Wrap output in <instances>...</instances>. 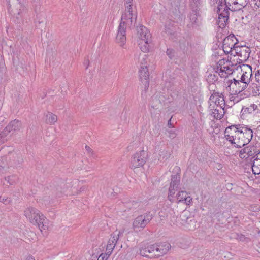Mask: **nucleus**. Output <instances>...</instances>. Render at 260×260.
<instances>
[{"instance_id":"19","label":"nucleus","mask_w":260,"mask_h":260,"mask_svg":"<svg viewBox=\"0 0 260 260\" xmlns=\"http://www.w3.org/2000/svg\"><path fill=\"white\" fill-rule=\"evenodd\" d=\"M234 38V37L229 36L224 39L222 47L225 52L229 53L234 48L235 42L233 40Z\"/></svg>"},{"instance_id":"52","label":"nucleus","mask_w":260,"mask_h":260,"mask_svg":"<svg viewBox=\"0 0 260 260\" xmlns=\"http://www.w3.org/2000/svg\"><path fill=\"white\" fill-rule=\"evenodd\" d=\"M4 185V183L3 182V180L0 181V185Z\"/></svg>"},{"instance_id":"13","label":"nucleus","mask_w":260,"mask_h":260,"mask_svg":"<svg viewBox=\"0 0 260 260\" xmlns=\"http://www.w3.org/2000/svg\"><path fill=\"white\" fill-rule=\"evenodd\" d=\"M258 152V148L254 145H249L242 149L239 152V157L242 159H247L249 157H255Z\"/></svg>"},{"instance_id":"28","label":"nucleus","mask_w":260,"mask_h":260,"mask_svg":"<svg viewBox=\"0 0 260 260\" xmlns=\"http://www.w3.org/2000/svg\"><path fill=\"white\" fill-rule=\"evenodd\" d=\"M10 168L11 167L8 164L7 158L0 156V173L7 172Z\"/></svg>"},{"instance_id":"3","label":"nucleus","mask_w":260,"mask_h":260,"mask_svg":"<svg viewBox=\"0 0 260 260\" xmlns=\"http://www.w3.org/2000/svg\"><path fill=\"white\" fill-rule=\"evenodd\" d=\"M137 35L139 38V45L143 52H147L150 49V44L152 43V36L150 31L144 26L137 27Z\"/></svg>"},{"instance_id":"6","label":"nucleus","mask_w":260,"mask_h":260,"mask_svg":"<svg viewBox=\"0 0 260 260\" xmlns=\"http://www.w3.org/2000/svg\"><path fill=\"white\" fill-rule=\"evenodd\" d=\"M211 1H212V0H211ZM215 1H216V3L217 4V12L218 14V24L220 27L223 28L225 26L226 23L229 19V10H230V9H229V7H226V5L220 0H213L211 3H213V4H215Z\"/></svg>"},{"instance_id":"21","label":"nucleus","mask_w":260,"mask_h":260,"mask_svg":"<svg viewBox=\"0 0 260 260\" xmlns=\"http://www.w3.org/2000/svg\"><path fill=\"white\" fill-rule=\"evenodd\" d=\"M242 71H243V73L241 76V80L244 83L248 85L252 76L251 68L250 66H247L244 67V69H242Z\"/></svg>"},{"instance_id":"4","label":"nucleus","mask_w":260,"mask_h":260,"mask_svg":"<svg viewBox=\"0 0 260 260\" xmlns=\"http://www.w3.org/2000/svg\"><path fill=\"white\" fill-rule=\"evenodd\" d=\"M20 121L15 119L9 123L8 125L0 132V145L7 142L12 135L18 132L21 128Z\"/></svg>"},{"instance_id":"16","label":"nucleus","mask_w":260,"mask_h":260,"mask_svg":"<svg viewBox=\"0 0 260 260\" xmlns=\"http://www.w3.org/2000/svg\"><path fill=\"white\" fill-rule=\"evenodd\" d=\"M126 29L125 27L119 24L116 37V41L120 46H123L126 41Z\"/></svg>"},{"instance_id":"1","label":"nucleus","mask_w":260,"mask_h":260,"mask_svg":"<svg viewBox=\"0 0 260 260\" xmlns=\"http://www.w3.org/2000/svg\"><path fill=\"white\" fill-rule=\"evenodd\" d=\"M224 137L234 147L241 148L251 141L253 131L247 126L233 125L226 128Z\"/></svg>"},{"instance_id":"15","label":"nucleus","mask_w":260,"mask_h":260,"mask_svg":"<svg viewBox=\"0 0 260 260\" xmlns=\"http://www.w3.org/2000/svg\"><path fill=\"white\" fill-rule=\"evenodd\" d=\"M209 102L210 103L209 109L216 107L217 106L224 107L225 105V101L223 97L222 94L220 95L219 93L212 94L209 98Z\"/></svg>"},{"instance_id":"45","label":"nucleus","mask_w":260,"mask_h":260,"mask_svg":"<svg viewBox=\"0 0 260 260\" xmlns=\"http://www.w3.org/2000/svg\"><path fill=\"white\" fill-rule=\"evenodd\" d=\"M4 66V60L3 57L0 54V69L3 68Z\"/></svg>"},{"instance_id":"25","label":"nucleus","mask_w":260,"mask_h":260,"mask_svg":"<svg viewBox=\"0 0 260 260\" xmlns=\"http://www.w3.org/2000/svg\"><path fill=\"white\" fill-rule=\"evenodd\" d=\"M180 176L178 175H172L169 189L177 191L180 185Z\"/></svg>"},{"instance_id":"2","label":"nucleus","mask_w":260,"mask_h":260,"mask_svg":"<svg viewBox=\"0 0 260 260\" xmlns=\"http://www.w3.org/2000/svg\"><path fill=\"white\" fill-rule=\"evenodd\" d=\"M24 215L29 221L37 225L41 232L47 229L46 218L38 209L32 207H28L25 210Z\"/></svg>"},{"instance_id":"49","label":"nucleus","mask_w":260,"mask_h":260,"mask_svg":"<svg viewBox=\"0 0 260 260\" xmlns=\"http://www.w3.org/2000/svg\"><path fill=\"white\" fill-rule=\"evenodd\" d=\"M210 76H211V77L213 76V78H212V79L214 80V81L217 80V78L215 74H213V75L212 74H211Z\"/></svg>"},{"instance_id":"47","label":"nucleus","mask_w":260,"mask_h":260,"mask_svg":"<svg viewBox=\"0 0 260 260\" xmlns=\"http://www.w3.org/2000/svg\"><path fill=\"white\" fill-rule=\"evenodd\" d=\"M25 260H35L34 257H33L32 255H28Z\"/></svg>"},{"instance_id":"12","label":"nucleus","mask_w":260,"mask_h":260,"mask_svg":"<svg viewBox=\"0 0 260 260\" xmlns=\"http://www.w3.org/2000/svg\"><path fill=\"white\" fill-rule=\"evenodd\" d=\"M226 7L230 10L236 11L242 9L248 4V0H224Z\"/></svg>"},{"instance_id":"14","label":"nucleus","mask_w":260,"mask_h":260,"mask_svg":"<svg viewBox=\"0 0 260 260\" xmlns=\"http://www.w3.org/2000/svg\"><path fill=\"white\" fill-rule=\"evenodd\" d=\"M155 257L160 256L166 254L171 248V245L168 242L156 243L153 244Z\"/></svg>"},{"instance_id":"40","label":"nucleus","mask_w":260,"mask_h":260,"mask_svg":"<svg viewBox=\"0 0 260 260\" xmlns=\"http://www.w3.org/2000/svg\"><path fill=\"white\" fill-rule=\"evenodd\" d=\"M236 239L241 241H247L248 239L242 234H237Z\"/></svg>"},{"instance_id":"18","label":"nucleus","mask_w":260,"mask_h":260,"mask_svg":"<svg viewBox=\"0 0 260 260\" xmlns=\"http://www.w3.org/2000/svg\"><path fill=\"white\" fill-rule=\"evenodd\" d=\"M233 66L231 64V62L229 61L226 63V66L223 67L222 69L216 70V73L221 78H226L229 75L232 74L233 72Z\"/></svg>"},{"instance_id":"24","label":"nucleus","mask_w":260,"mask_h":260,"mask_svg":"<svg viewBox=\"0 0 260 260\" xmlns=\"http://www.w3.org/2000/svg\"><path fill=\"white\" fill-rule=\"evenodd\" d=\"M135 60L137 61L140 64V67H147L148 65V56L145 54H135L134 57Z\"/></svg>"},{"instance_id":"48","label":"nucleus","mask_w":260,"mask_h":260,"mask_svg":"<svg viewBox=\"0 0 260 260\" xmlns=\"http://www.w3.org/2000/svg\"><path fill=\"white\" fill-rule=\"evenodd\" d=\"M255 157L260 159V150L258 148V152L256 153Z\"/></svg>"},{"instance_id":"30","label":"nucleus","mask_w":260,"mask_h":260,"mask_svg":"<svg viewBox=\"0 0 260 260\" xmlns=\"http://www.w3.org/2000/svg\"><path fill=\"white\" fill-rule=\"evenodd\" d=\"M254 158L252 166V172L254 174L258 175L260 174V159L256 157Z\"/></svg>"},{"instance_id":"46","label":"nucleus","mask_w":260,"mask_h":260,"mask_svg":"<svg viewBox=\"0 0 260 260\" xmlns=\"http://www.w3.org/2000/svg\"><path fill=\"white\" fill-rule=\"evenodd\" d=\"M246 54L245 56L247 57H248L249 56V51L250 49L248 48H246L245 50Z\"/></svg>"},{"instance_id":"5","label":"nucleus","mask_w":260,"mask_h":260,"mask_svg":"<svg viewBox=\"0 0 260 260\" xmlns=\"http://www.w3.org/2000/svg\"><path fill=\"white\" fill-rule=\"evenodd\" d=\"M3 148L6 149L7 154L2 157L7 158L9 165L13 168L20 167L23 161L20 153L9 147H4Z\"/></svg>"},{"instance_id":"55","label":"nucleus","mask_w":260,"mask_h":260,"mask_svg":"<svg viewBox=\"0 0 260 260\" xmlns=\"http://www.w3.org/2000/svg\"><path fill=\"white\" fill-rule=\"evenodd\" d=\"M168 125H171V123H170V122H169V123H168Z\"/></svg>"},{"instance_id":"35","label":"nucleus","mask_w":260,"mask_h":260,"mask_svg":"<svg viewBox=\"0 0 260 260\" xmlns=\"http://www.w3.org/2000/svg\"><path fill=\"white\" fill-rule=\"evenodd\" d=\"M0 202L3 203L6 205H9L12 203V200L10 198L4 196H0Z\"/></svg>"},{"instance_id":"11","label":"nucleus","mask_w":260,"mask_h":260,"mask_svg":"<svg viewBox=\"0 0 260 260\" xmlns=\"http://www.w3.org/2000/svg\"><path fill=\"white\" fill-rule=\"evenodd\" d=\"M226 85L230 89H232L235 93L238 94L244 90L247 86L241 80H236L235 78L228 80Z\"/></svg>"},{"instance_id":"7","label":"nucleus","mask_w":260,"mask_h":260,"mask_svg":"<svg viewBox=\"0 0 260 260\" xmlns=\"http://www.w3.org/2000/svg\"><path fill=\"white\" fill-rule=\"evenodd\" d=\"M148 159V153L144 150L136 152L131 158L130 167L136 169L143 167Z\"/></svg>"},{"instance_id":"56","label":"nucleus","mask_w":260,"mask_h":260,"mask_svg":"<svg viewBox=\"0 0 260 260\" xmlns=\"http://www.w3.org/2000/svg\"><path fill=\"white\" fill-rule=\"evenodd\" d=\"M98 260H100V259L98 258Z\"/></svg>"},{"instance_id":"39","label":"nucleus","mask_w":260,"mask_h":260,"mask_svg":"<svg viewBox=\"0 0 260 260\" xmlns=\"http://www.w3.org/2000/svg\"><path fill=\"white\" fill-rule=\"evenodd\" d=\"M168 136L171 139H174L176 137L177 134L175 129H170L168 131Z\"/></svg>"},{"instance_id":"17","label":"nucleus","mask_w":260,"mask_h":260,"mask_svg":"<svg viewBox=\"0 0 260 260\" xmlns=\"http://www.w3.org/2000/svg\"><path fill=\"white\" fill-rule=\"evenodd\" d=\"M139 77L145 88H148L149 85V73L147 67H140Z\"/></svg>"},{"instance_id":"54","label":"nucleus","mask_w":260,"mask_h":260,"mask_svg":"<svg viewBox=\"0 0 260 260\" xmlns=\"http://www.w3.org/2000/svg\"><path fill=\"white\" fill-rule=\"evenodd\" d=\"M87 64H88V66L89 65V60H87V62H86Z\"/></svg>"},{"instance_id":"53","label":"nucleus","mask_w":260,"mask_h":260,"mask_svg":"<svg viewBox=\"0 0 260 260\" xmlns=\"http://www.w3.org/2000/svg\"><path fill=\"white\" fill-rule=\"evenodd\" d=\"M193 2H194L195 3H197L199 2V0H192Z\"/></svg>"},{"instance_id":"41","label":"nucleus","mask_w":260,"mask_h":260,"mask_svg":"<svg viewBox=\"0 0 260 260\" xmlns=\"http://www.w3.org/2000/svg\"><path fill=\"white\" fill-rule=\"evenodd\" d=\"M111 254H108L107 252H106L105 253H102L99 256V259L100 260H107V259L108 258L109 256Z\"/></svg>"},{"instance_id":"38","label":"nucleus","mask_w":260,"mask_h":260,"mask_svg":"<svg viewBox=\"0 0 260 260\" xmlns=\"http://www.w3.org/2000/svg\"><path fill=\"white\" fill-rule=\"evenodd\" d=\"M115 247V246L111 245V244H107L106 252H107L108 254H111Z\"/></svg>"},{"instance_id":"51","label":"nucleus","mask_w":260,"mask_h":260,"mask_svg":"<svg viewBox=\"0 0 260 260\" xmlns=\"http://www.w3.org/2000/svg\"><path fill=\"white\" fill-rule=\"evenodd\" d=\"M159 214V216H160V217H164V216L162 215V214H163V212H160Z\"/></svg>"},{"instance_id":"44","label":"nucleus","mask_w":260,"mask_h":260,"mask_svg":"<svg viewBox=\"0 0 260 260\" xmlns=\"http://www.w3.org/2000/svg\"><path fill=\"white\" fill-rule=\"evenodd\" d=\"M167 55L169 58H172L174 56V51L172 49H168L166 51Z\"/></svg>"},{"instance_id":"9","label":"nucleus","mask_w":260,"mask_h":260,"mask_svg":"<svg viewBox=\"0 0 260 260\" xmlns=\"http://www.w3.org/2000/svg\"><path fill=\"white\" fill-rule=\"evenodd\" d=\"M136 14L134 13L132 9L127 8L125 9L124 13L121 16V22L119 24L126 28L131 27L136 22Z\"/></svg>"},{"instance_id":"50","label":"nucleus","mask_w":260,"mask_h":260,"mask_svg":"<svg viewBox=\"0 0 260 260\" xmlns=\"http://www.w3.org/2000/svg\"><path fill=\"white\" fill-rule=\"evenodd\" d=\"M85 149L88 152H90L91 150V148L88 146L87 145L85 146Z\"/></svg>"},{"instance_id":"32","label":"nucleus","mask_w":260,"mask_h":260,"mask_svg":"<svg viewBox=\"0 0 260 260\" xmlns=\"http://www.w3.org/2000/svg\"><path fill=\"white\" fill-rule=\"evenodd\" d=\"M257 108V106L254 104H252L248 107H243L241 112L243 114H250L254 112Z\"/></svg>"},{"instance_id":"31","label":"nucleus","mask_w":260,"mask_h":260,"mask_svg":"<svg viewBox=\"0 0 260 260\" xmlns=\"http://www.w3.org/2000/svg\"><path fill=\"white\" fill-rule=\"evenodd\" d=\"M46 121L48 124H54L57 120V117L52 113L48 112L46 115Z\"/></svg>"},{"instance_id":"43","label":"nucleus","mask_w":260,"mask_h":260,"mask_svg":"<svg viewBox=\"0 0 260 260\" xmlns=\"http://www.w3.org/2000/svg\"><path fill=\"white\" fill-rule=\"evenodd\" d=\"M256 81L260 84V69L258 70L255 74Z\"/></svg>"},{"instance_id":"37","label":"nucleus","mask_w":260,"mask_h":260,"mask_svg":"<svg viewBox=\"0 0 260 260\" xmlns=\"http://www.w3.org/2000/svg\"><path fill=\"white\" fill-rule=\"evenodd\" d=\"M176 191L175 190H172V189H169L168 190V199L171 202H173L174 201V195Z\"/></svg>"},{"instance_id":"26","label":"nucleus","mask_w":260,"mask_h":260,"mask_svg":"<svg viewBox=\"0 0 260 260\" xmlns=\"http://www.w3.org/2000/svg\"><path fill=\"white\" fill-rule=\"evenodd\" d=\"M189 19L192 27H197L201 24L200 16L196 12H193L190 14Z\"/></svg>"},{"instance_id":"34","label":"nucleus","mask_w":260,"mask_h":260,"mask_svg":"<svg viewBox=\"0 0 260 260\" xmlns=\"http://www.w3.org/2000/svg\"><path fill=\"white\" fill-rule=\"evenodd\" d=\"M169 156L170 154L168 153L167 151L163 150L160 152L158 160L160 162H165L168 159Z\"/></svg>"},{"instance_id":"23","label":"nucleus","mask_w":260,"mask_h":260,"mask_svg":"<svg viewBox=\"0 0 260 260\" xmlns=\"http://www.w3.org/2000/svg\"><path fill=\"white\" fill-rule=\"evenodd\" d=\"M178 202H184L187 205H189L192 202V198L189 194L184 191H179L177 196Z\"/></svg>"},{"instance_id":"29","label":"nucleus","mask_w":260,"mask_h":260,"mask_svg":"<svg viewBox=\"0 0 260 260\" xmlns=\"http://www.w3.org/2000/svg\"><path fill=\"white\" fill-rule=\"evenodd\" d=\"M4 180L10 185H15L19 182V178L17 175H11L5 177Z\"/></svg>"},{"instance_id":"10","label":"nucleus","mask_w":260,"mask_h":260,"mask_svg":"<svg viewBox=\"0 0 260 260\" xmlns=\"http://www.w3.org/2000/svg\"><path fill=\"white\" fill-rule=\"evenodd\" d=\"M12 4H9V10L17 19L22 17V13L25 10L24 6L20 0H11Z\"/></svg>"},{"instance_id":"8","label":"nucleus","mask_w":260,"mask_h":260,"mask_svg":"<svg viewBox=\"0 0 260 260\" xmlns=\"http://www.w3.org/2000/svg\"><path fill=\"white\" fill-rule=\"evenodd\" d=\"M153 215L150 212H146L137 216L133 223L134 230H142L152 219Z\"/></svg>"},{"instance_id":"27","label":"nucleus","mask_w":260,"mask_h":260,"mask_svg":"<svg viewBox=\"0 0 260 260\" xmlns=\"http://www.w3.org/2000/svg\"><path fill=\"white\" fill-rule=\"evenodd\" d=\"M123 232V230H120L118 232L116 231L114 232L111 235V237L109 239L107 244H111V245L115 246L119 239V236L122 235Z\"/></svg>"},{"instance_id":"42","label":"nucleus","mask_w":260,"mask_h":260,"mask_svg":"<svg viewBox=\"0 0 260 260\" xmlns=\"http://www.w3.org/2000/svg\"><path fill=\"white\" fill-rule=\"evenodd\" d=\"M132 2L133 0H125V9L129 8V9H132Z\"/></svg>"},{"instance_id":"36","label":"nucleus","mask_w":260,"mask_h":260,"mask_svg":"<svg viewBox=\"0 0 260 260\" xmlns=\"http://www.w3.org/2000/svg\"><path fill=\"white\" fill-rule=\"evenodd\" d=\"M229 62V60L224 59L219 60L217 64L216 70L222 69L223 67L226 66V63Z\"/></svg>"},{"instance_id":"33","label":"nucleus","mask_w":260,"mask_h":260,"mask_svg":"<svg viewBox=\"0 0 260 260\" xmlns=\"http://www.w3.org/2000/svg\"><path fill=\"white\" fill-rule=\"evenodd\" d=\"M196 221L192 218H187L186 219V228L189 230L193 231L196 229Z\"/></svg>"},{"instance_id":"20","label":"nucleus","mask_w":260,"mask_h":260,"mask_svg":"<svg viewBox=\"0 0 260 260\" xmlns=\"http://www.w3.org/2000/svg\"><path fill=\"white\" fill-rule=\"evenodd\" d=\"M154 248L153 244L149 245L145 248H141L140 249V254L143 256L151 258L155 257Z\"/></svg>"},{"instance_id":"22","label":"nucleus","mask_w":260,"mask_h":260,"mask_svg":"<svg viewBox=\"0 0 260 260\" xmlns=\"http://www.w3.org/2000/svg\"><path fill=\"white\" fill-rule=\"evenodd\" d=\"M210 109L212 110L211 115L216 119H221L225 113L224 107L217 106Z\"/></svg>"}]
</instances>
